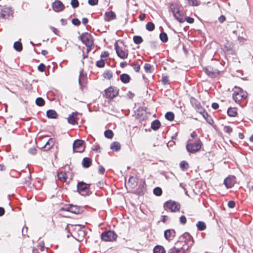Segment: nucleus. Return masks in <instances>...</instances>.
Segmentation results:
<instances>
[{"label":"nucleus","mask_w":253,"mask_h":253,"mask_svg":"<svg viewBox=\"0 0 253 253\" xmlns=\"http://www.w3.org/2000/svg\"><path fill=\"white\" fill-rule=\"evenodd\" d=\"M248 96V93L240 87H235L232 97L234 100L239 103L241 101L245 99Z\"/></svg>","instance_id":"obj_1"},{"label":"nucleus","mask_w":253,"mask_h":253,"mask_svg":"<svg viewBox=\"0 0 253 253\" xmlns=\"http://www.w3.org/2000/svg\"><path fill=\"white\" fill-rule=\"evenodd\" d=\"M202 142L199 139H197L194 142L189 140L186 145V149L190 153H195L198 151L201 147Z\"/></svg>","instance_id":"obj_2"},{"label":"nucleus","mask_w":253,"mask_h":253,"mask_svg":"<svg viewBox=\"0 0 253 253\" xmlns=\"http://www.w3.org/2000/svg\"><path fill=\"white\" fill-rule=\"evenodd\" d=\"M118 237L117 234L113 231L109 230L103 232L101 234V239L106 242L115 241Z\"/></svg>","instance_id":"obj_3"},{"label":"nucleus","mask_w":253,"mask_h":253,"mask_svg":"<svg viewBox=\"0 0 253 253\" xmlns=\"http://www.w3.org/2000/svg\"><path fill=\"white\" fill-rule=\"evenodd\" d=\"M164 207L166 210H169L171 212L178 211L180 208L179 203L171 200L166 202L164 204Z\"/></svg>","instance_id":"obj_4"},{"label":"nucleus","mask_w":253,"mask_h":253,"mask_svg":"<svg viewBox=\"0 0 253 253\" xmlns=\"http://www.w3.org/2000/svg\"><path fill=\"white\" fill-rule=\"evenodd\" d=\"M79 38L86 46H92L93 45V38L91 35L88 33H83Z\"/></svg>","instance_id":"obj_5"},{"label":"nucleus","mask_w":253,"mask_h":253,"mask_svg":"<svg viewBox=\"0 0 253 253\" xmlns=\"http://www.w3.org/2000/svg\"><path fill=\"white\" fill-rule=\"evenodd\" d=\"M13 10L11 7L4 6L0 10V17L9 19L13 17Z\"/></svg>","instance_id":"obj_6"},{"label":"nucleus","mask_w":253,"mask_h":253,"mask_svg":"<svg viewBox=\"0 0 253 253\" xmlns=\"http://www.w3.org/2000/svg\"><path fill=\"white\" fill-rule=\"evenodd\" d=\"M89 185V184L84 182H79L77 184V189L79 193L83 196L88 195Z\"/></svg>","instance_id":"obj_7"},{"label":"nucleus","mask_w":253,"mask_h":253,"mask_svg":"<svg viewBox=\"0 0 253 253\" xmlns=\"http://www.w3.org/2000/svg\"><path fill=\"white\" fill-rule=\"evenodd\" d=\"M62 211H70L75 214H79L82 212V209L77 206L72 205H68L65 206L61 209Z\"/></svg>","instance_id":"obj_8"},{"label":"nucleus","mask_w":253,"mask_h":253,"mask_svg":"<svg viewBox=\"0 0 253 253\" xmlns=\"http://www.w3.org/2000/svg\"><path fill=\"white\" fill-rule=\"evenodd\" d=\"M189 247L190 246L185 244L180 247H174L169 250L168 253H186Z\"/></svg>","instance_id":"obj_9"},{"label":"nucleus","mask_w":253,"mask_h":253,"mask_svg":"<svg viewBox=\"0 0 253 253\" xmlns=\"http://www.w3.org/2000/svg\"><path fill=\"white\" fill-rule=\"evenodd\" d=\"M73 150L75 152L81 153L84 150L83 141L80 139L75 140L73 145Z\"/></svg>","instance_id":"obj_10"},{"label":"nucleus","mask_w":253,"mask_h":253,"mask_svg":"<svg viewBox=\"0 0 253 253\" xmlns=\"http://www.w3.org/2000/svg\"><path fill=\"white\" fill-rule=\"evenodd\" d=\"M203 70L208 76L211 78L216 77L219 73V71L217 69H213L211 66L206 67L204 68Z\"/></svg>","instance_id":"obj_11"},{"label":"nucleus","mask_w":253,"mask_h":253,"mask_svg":"<svg viewBox=\"0 0 253 253\" xmlns=\"http://www.w3.org/2000/svg\"><path fill=\"white\" fill-rule=\"evenodd\" d=\"M118 94V90L113 87H110L105 90V95L106 97L107 98H113L116 97Z\"/></svg>","instance_id":"obj_12"},{"label":"nucleus","mask_w":253,"mask_h":253,"mask_svg":"<svg viewBox=\"0 0 253 253\" xmlns=\"http://www.w3.org/2000/svg\"><path fill=\"white\" fill-rule=\"evenodd\" d=\"M115 47L117 55L120 58L125 59L127 57L128 52L127 51H124L120 46H119L117 43H115Z\"/></svg>","instance_id":"obj_13"},{"label":"nucleus","mask_w":253,"mask_h":253,"mask_svg":"<svg viewBox=\"0 0 253 253\" xmlns=\"http://www.w3.org/2000/svg\"><path fill=\"white\" fill-rule=\"evenodd\" d=\"M235 183V177L233 176H228L224 180V184L227 188H232Z\"/></svg>","instance_id":"obj_14"},{"label":"nucleus","mask_w":253,"mask_h":253,"mask_svg":"<svg viewBox=\"0 0 253 253\" xmlns=\"http://www.w3.org/2000/svg\"><path fill=\"white\" fill-rule=\"evenodd\" d=\"M53 9L56 12H60L64 10L65 7L63 3L56 0L52 3Z\"/></svg>","instance_id":"obj_15"},{"label":"nucleus","mask_w":253,"mask_h":253,"mask_svg":"<svg viewBox=\"0 0 253 253\" xmlns=\"http://www.w3.org/2000/svg\"><path fill=\"white\" fill-rule=\"evenodd\" d=\"M138 184L137 179L133 176L129 177L127 182L126 184V187L133 189L136 187Z\"/></svg>","instance_id":"obj_16"},{"label":"nucleus","mask_w":253,"mask_h":253,"mask_svg":"<svg viewBox=\"0 0 253 253\" xmlns=\"http://www.w3.org/2000/svg\"><path fill=\"white\" fill-rule=\"evenodd\" d=\"M175 236V232L173 229H168L164 232V236L168 241L172 240Z\"/></svg>","instance_id":"obj_17"},{"label":"nucleus","mask_w":253,"mask_h":253,"mask_svg":"<svg viewBox=\"0 0 253 253\" xmlns=\"http://www.w3.org/2000/svg\"><path fill=\"white\" fill-rule=\"evenodd\" d=\"M78 115V113L77 112H73L71 114L69 115L68 117V123L73 125L77 124V121L76 117Z\"/></svg>","instance_id":"obj_18"},{"label":"nucleus","mask_w":253,"mask_h":253,"mask_svg":"<svg viewBox=\"0 0 253 253\" xmlns=\"http://www.w3.org/2000/svg\"><path fill=\"white\" fill-rule=\"evenodd\" d=\"M116 18V15L114 12L112 11H109L105 13V20L106 21H109L115 19Z\"/></svg>","instance_id":"obj_19"},{"label":"nucleus","mask_w":253,"mask_h":253,"mask_svg":"<svg viewBox=\"0 0 253 253\" xmlns=\"http://www.w3.org/2000/svg\"><path fill=\"white\" fill-rule=\"evenodd\" d=\"M46 116L48 118L56 119L57 118L58 114L54 110H48L46 112Z\"/></svg>","instance_id":"obj_20"},{"label":"nucleus","mask_w":253,"mask_h":253,"mask_svg":"<svg viewBox=\"0 0 253 253\" xmlns=\"http://www.w3.org/2000/svg\"><path fill=\"white\" fill-rule=\"evenodd\" d=\"M227 112L229 116L234 117L237 115V109L236 108L230 107L228 109Z\"/></svg>","instance_id":"obj_21"},{"label":"nucleus","mask_w":253,"mask_h":253,"mask_svg":"<svg viewBox=\"0 0 253 253\" xmlns=\"http://www.w3.org/2000/svg\"><path fill=\"white\" fill-rule=\"evenodd\" d=\"M120 80L122 83L127 84L129 82L130 78L128 75L123 74L120 76Z\"/></svg>","instance_id":"obj_22"},{"label":"nucleus","mask_w":253,"mask_h":253,"mask_svg":"<svg viewBox=\"0 0 253 253\" xmlns=\"http://www.w3.org/2000/svg\"><path fill=\"white\" fill-rule=\"evenodd\" d=\"M91 164V160L89 158H84L83 160L82 165L84 168H87L90 167Z\"/></svg>","instance_id":"obj_23"},{"label":"nucleus","mask_w":253,"mask_h":253,"mask_svg":"<svg viewBox=\"0 0 253 253\" xmlns=\"http://www.w3.org/2000/svg\"><path fill=\"white\" fill-rule=\"evenodd\" d=\"M110 149L114 151H118L121 149V145L118 142H114L111 144Z\"/></svg>","instance_id":"obj_24"},{"label":"nucleus","mask_w":253,"mask_h":253,"mask_svg":"<svg viewBox=\"0 0 253 253\" xmlns=\"http://www.w3.org/2000/svg\"><path fill=\"white\" fill-rule=\"evenodd\" d=\"M173 14L176 19L177 21H178L180 23H183L184 22V18L179 14V11L177 10L176 12H175L174 10L173 11Z\"/></svg>","instance_id":"obj_25"},{"label":"nucleus","mask_w":253,"mask_h":253,"mask_svg":"<svg viewBox=\"0 0 253 253\" xmlns=\"http://www.w3.org/2000/svg\"><path fill=\"white\" fill-rule=\"evenodd\" d=\"M164 248L161 246H156L153 249V253H165Z\"/></svg>","instance_id":"obj_26"},{"label":"nucleus","mask_w":253,"mask_h":253,"mask_svg":"<svg viewBox=\"0 0 253 253\" xmlns=\"http://www.w3.org/2000/svg\"><path fill=\"white\" fill-rule=\"evenodd\" d=\"M197 229L200 231H203L206 229V224L203 221H198L196 224Z\"/></svg>","instance_id":"obj_27"},{"label":"nucleus","mask_w":253,"mask_h":253,"mask_svg":"<svg viewBox=\"0 0 253 253\" xmlns=\"http://www.w3.org/2000/svg\"><path fill=\"white\" fill-rule=\"evenodd\" d=\"M161 124L159 120H156L151 123V128L153 130H157L160 126Z\"/></svg>","instance_id":"obj_28"},{"label":"nucleus","mask_w":253,"mask_h":253,"mask_svg":"<svg viewBox=\"0 0 253 253\" xmlns=\"http://www.w3.org/2000/svg\"><path fill=\"white\" fill-rule=\"evenodd\" d=\"M14 48L17 51H21L23 48L22 43L20 42H15L13 44Z\"/></svg>","instance_id":"obj_29"},{"label":"nucleus","mask_w":253,"mask_h":253,"mask_svg":"<svg viewBox=\"0 0 253 253\" xmlns=\"http://www.w3.org/2000/svg\"><path fill=\"white\" fill-rule=\"evenodd\" d=\"M57 176L58 179L63 182H65L67 180V175L65 172H59L58 173Z\"/></svg>","instance_id":"obj_30"},{"label":"nucleus","mask_w":253,"mask_h":253,"mask_svg":"<svg viewBox=\"0 0 253 253\" xmlns=\"http://www.w3.org/2000/svg\"><path fill=\"white\" fill-rule=\"evenodd\" d=\"M180 168L181 170L185 171L188 169L189 165L187 162L185 161H183L180 164Z\"/></svg>","instance_id":"obj_31"},{"label":"nucleus","mask_w":253,"mask_h":253,"mask_svg":"<svg viewBox=\"0 0 253 253\" xmlns=\"http://www.w3.org/2000/svg\"><path fill=\"white\" fill-rule=\"evenodd\" d=\"M133 42L135 44H139L143 42V39L139 36H134L133 38Z\"/></svg>","instance_id":"obj_32"},{"label":"nucleus","mask_w":253,"mask_h":253,"mask_svg":"<svg viewBox=\"0 0 253 253\" xmlns=\"http://www.w3.org/2000/svg\"><path fill=\"white\" fill-rule=\"evenodd\" d=\"M165 117L167 120L169 121H172L174 120V115L172 112H169L166 114Z\"/></svg>","instance_id":"obj_33"},{"label":"nucleus","mask_w":253,"mask_h":253,"mask_svg":"<svg viewBox=\"0 0 253 253\" xmlns=\"http://www.w3.org/2000/svg\"><path fill=\"white\" fill-rule=\"evenodd\" d=\"M160 39L163 42H166L168 40L167 34L163 32L160 34Z\"/></svg>","instance_id":"obj_34"},{"label":"nucleus","mask_w":253,"mask_h":253,"mask_svg":"<svg viewBox=\"0 0 253 253\" xmlns=\"http://www.w3.org/2000/svg\"><path fill=\"white\" fill-rule=\"evenodd\" d=\"M36 104L39 106H42L45 104L44 99L41 97H38L36 100Z\"/></svg>","instance_id":"obj_35"},{"label":"nucleus","mask_w":253,"mask_h":253,"mask_svg":"<svg viewBox=\"0 0 253 253\" xmlns=\"http://www.w3.org/2000/svg\"><path fill=\"white\" fill-rule=\"evenodd\" d=\"M146 28L149 31H152L155 29V25L153 22H150L146 25Z\"/></svg>","instance_id":"obj_36"},{"label":"nucleus","mask_w":253,"mask_h":253,"mask_svg":"<svg viewBox=\"0 0 253 253\" xmlns=\"http://www.w3.org/2000/svg\"><path fill=\"white\" fill-rule=\"evenodd\" d=\"M153 193L155 195L159 196L162 194V190L160 187H157L154 189Z\"/></svg>","instance_id":"obj_37"},{"label":"nucleus","mask_w":253,"mask_h":253,"mask_svg":"<svg viewBox=\"0 0 253 253\" xmlns=\"http://www.w3.org/2000/svg\"><path fill=\"white\" fill-rule=\"evenodd\" d=\"M104 135L107 138H112L113 136V132L111 130L108 129L105 131Z\"/></svg>","instance_id":"obj_38"},{"label":"nucleus","mask_w":253,"mask_h":253,"mask_svg":"<svg viewBox=\"0 0 253 253\" xmlns=\"http://www.w3.org/2000/svg\"><path fill=\"white\" fill-rule=\"evenodd\" d=\"M103 76L105 79L110 80L112 77V73L110 71H107L103 74Z\"/></svg>","instance_id":"obj_39"},{"label":"nucleus","mask_w":253,"mask_h":253,"mask_svg":"<svg viewBox=\"0 0 253 253\" xmlns=\"http://www.w3.org/2000/svg\"><path fill=\"white\" fill-rule=\"evenodd\" d=\"M54 144V140L53 138H50L48 141L46 143L45 147L49 146L48 149H50Z\"/></svg>","instance_id":"obj_40"},{"label":"nucleus","mask_w":253,"mask_h":253,"mask_svg":"<svg viewBox=\"0 0 253 253\" xmlns=\"http://www.w3.org/2000/svg\"><path fill=\"white\" fill-rule=\"evenodd\" d=\"M85 77L83 74V71H80L79 78V84L82 87L83 85L82 81L84 79Z\"/></svg>","instance_id":"obj_41"},{"label":"nucleus","mask_w":253,"mask_h":253,"mask_svg":"<svg viewBox=\"0 0 253 253\" xmlns=\"http://www.w3.org/2000/svg\"><path fill=\"white\" fill-rule=\"evenodd\" d=\"M132 67H133V69L136 72H138L139 71L140 67L139 64L137 62H134L131 65Z\"/></svg>","instance_id":"obj_42"},{"label":"nucleus","mask_w":253,"mask_h":253,"mask_svg":"<svg viewBox=\"0 0 253 253\" xmlns=\"http://www.w3.org/2000/svg\"><path fill=\"white\" fill-rule=\"evenodd\" d=\"M191 102L193 106L195 108L196 110L198 108L199 106L200 107V106H201L200 103L195 99H193L191 101Z\"/></svg>","instance_id":"obj_43"},{"label":"nucleus","mask_w":253,"mask_h":253,"mask_svg":"<svg viewBox=\"0 0 253 253\" xmlns=\"http://www.w3.org/2000/svg\"><path fill=\"white\" fill-rule=\"evenodd\" d=\"M188 3L192 6H198L199 2L197 0H188Z\"/></svg>","instance_id":"obj_44"},{"label":"nucleus","mask_w":253,"mask_h":253,"mask_svg":"<svg viewBox=\"0 0 253 253\" xmlns=\"http://www.w3.org/2000/svg\"><path fill=\"white\" fill-rule=\"evenodd\" d=\"M96 66L98 67H99V68H102L105 65V62H104V61L101 59L98 61H97L96 62Z\"/></svg>","instance_id":"obj_45"},{"label":"nucleus","mask_w":253,"mask_h":253,"mask_svg":"<svg viewBox=\"0 0 253 253\" xmlns=\"http://www.w3.org/2000/svg\"><path fill=\"white\" fill-rule=\"evenodd\" d=\"M71 4L73 8H76L79 6V1L78 0H72Z\"/></svg>","instance_id":"obj_46"},{"label":"nucleus","mask_w":253,"mask_h":253,"mask_svg":"<svg viewBox=\"0 0 253 253\" xmlns=\"http://www.w3.org/2000/svg\"><path fill=\"white\" fill-rule=\"evenodd\" d=\"M162 82L164 84H169V78L168 76H163L162 79Z\"/></svg>","instance_id":"obj_47"},{"label":"nucleus","mask_w":253,"mask_h":253,"mask_svg":"<svg viewBox=\"0 0 253 253\" xmlns=\"http://www.w3.org/2000/svg\"><path fill=\"white\" fill-rule=\"evenodd\" d=\"M223 130L225 132L230 134L231 132H232V128L230 126H225L224 127Z\"/></svg>","instance_id":"obj_48"},{"label":"nucleus","mask_w":253,"mask_h":253,"mask_svg":"<svg viewBox=\"0 0 253 253\" xmlns=\"http://www.w3.org/2000/svg\"><path fill=\"white\" fill-rule=\"evenodd\" d=\"M38 70L43 72L45 70V66L43 63H41L38 67Z\"/></svg>","instance_id":"obj_49"},{"label":"nucleus","mask_w":253,"mask_h":253,"mask_svg":"<svg viewBox=\"0 0 253 253\" xmlns=\"http://www.w3.org/2000/svg\"><path fill=\"white\" fill-rule=\"evenodd\" d=\"M187 244L186 243L185 240L182 241H178L175 243L176 247H182L183 244Z\"/></svg>","instance_id":"obj_50"},{"label":"nucleus","mask_w":253,"mask_h":253,"mask_svg":"<svg viewBox=\"0 0 253 253\" xmlns=\"http://www.w3.org/2000/svg\"><path fill=\"white\" fill-rule=\"evenodd\" d=\"M144 69L146 72H150V69L152 67V66L150 64L146 63L144 65Z\"/></svg>","instance_id":"obj_51"},{"label":"nucleus","mask_w":253,"mask_h":253,"mask_svg":"<svg viewBox=\"0 0 253 253\" xmlns=\"http://www.w3.org/2000/svg\"><path fill=\"white\" fill-rule=\"evenodd\" d=\"M72 23L76 26H79L81 24L80 21L78 18H74L72 19Z\"/></svg>","instance_id":"obj_52"},{"label":"nucleus","mask_w":253,"mask_h":253,"mask_svg":"<svg viewBox=\"0 0 253 253\" xmlns=\"http://www.w3.org/2000/svg\"><path fill=\"white\" fill-rule=\"evenodd\" d=\"M196 111L201 115L206 111L205 109L202 106H199L196 109Z\"/></svg>","instance_id":"obj_53"},{"label":"nucleus","mask_w":253,"mask_h":253,"mask_svg":"<svg viewBox=\"0 0 253 253\" xmlns=\"http://www.w3.org/2000/svg\"><path fill=\"white\" fill-rule=\"evenodd\" d=\"M187 219L184 215L180 217V222L182 224H185L186 223Z\"/></svg>","instance_id":"obj_54"},{"label":"nucleus","mask_w":253,"mask_h":253,"mask_svg":"<svg viewBox=\"0 0 253 253\" xmlns=\"http://www.w3.org/2000/svg\"><path fill=\"white\" fill-rule=\"evenodd\" d=\"M98 2V0H88V3L90 5H96Z\"/></svg>","instance_id":"obj_55"},{"label":"nucleus","mask_w":253,"mask_h":253,"mask_svg":"<svg viewBox=\"0 0 253 253\" xmlns=\"http://www.w3.org/2000/svg\"><path fill=\"white\" fill-rule=\"evenodd\" d=\"M28 152L32 155H35L37 153V149L35 148H31L29 149Z\"/></svg>","instance_id":"obj_56"},{"label":"nucleus","mask_w":253,"mask_h":253,"mask_svg":"<svg viewBox=\"0 0 253 253\" xmlns=\"http://www.w3.org/2000/svg\"><path fill=\"white\" fill-rule=\"evenodd\" d=\"M185 21H186L189 23H193L194 22V19L193 18H191L190 17H186L184 19Z\"/></svg>","instance_id":"obj_57"},{"label":"nucleus","mask_w":253,"mask_h":253,"mask_svg":"<svg viewBox=\"0 0 253 253\" xmlns=\"http://www.w3.org/2000/svg\"><path fill=\"white\" fill-rule=\"evenodd\" d=\"M228 206L230 208H233L235 206V203L233 201H230L228 202Z\"/></svg>","instance_id":"obj_58"},{"label":"nucleus","mask_w":253,"mask_h":253,"mask_svg":"<svg viewBox=\"0 0 253 253\" xmlns=\"http://www.w3.org/2000/svg\"><path fill=\"white\" fill-rule=\"evenodd\" d=\"M109 53L107 51H103L102 52L101 54V58H106L109 56Z\"/></svg>","instance_id":"obj_59"},{"label":"nucleus","mask_w":253,"mask_h":253,"mask_svg":"<svg viewBox=\"0 0 253 253\" xmlns=\"http://www.w3.org/2000/svg\"><path fill=\"white\" fill-rule=\"evenodd\" d=\"M205 120L209 124L211 125L213 123L212 119L210 116H208Z\"/></svg>","instance_id":"obj_60"},{"label":"nucleus","mask_w":253,"mask_h":253,"mask_svg":"<svg viewBox=\"0 0 253 253\" xmlns=\"http://www.w3.org/2000/svg\"><path fill=\"white\" fill-rule=\"evenodd\" d=\"M49 28L55 34L58 35V33L59 31L57 29L52 26H50Z\"/></svg>","instance_id":"obj_61"},{"label":"nucleus","mask_w":253,"mask_h":253,"mask_svg":"<svg viewBox=\"0 0 253 253\" xmlns=\"http://www.w3.org/2000/svg\"><path fill=\"white\" fill-rule=\"evenodd\" d=\"M226 20V18L224 15H221L218 18V20L220 23H222L224 21H225Z\"/></svg>","instance_id":"obj_62"},{"label":"nucleus","mask_w":253,"mask_h":253,"mask_svg":"<svg viewBox=\"0 0 253 253\" xmlns=\"http://www.w3.org/2000/svg\"><path fill=\"white\" fill-rule=\"evenodd\" d=\"M144 187H142L141 188H138L136 190V193L138 195H141L143 194V191Z\"/></svg>","instance_id":"obj_63"},{"label":"nucleus","mask_w":253,"mask_h":253,"mask_svg":"<svg viewBox=\"0 0 253 253\" xmlns=\"http://www.w3.org/2000/svg\"><path fill=\"white\" fill-rule=\"evenodd\" d=\"M99 173L102 174L105 172V169L102 166H100L98 169Z\"/></svg>","instance_id":"obj_64"}]
</instances>
